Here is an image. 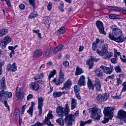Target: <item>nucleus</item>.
Returning a JSON list of instances; mask_svg holds the SVG:
<instances>
[{
  "instance_id": "obj_1",
  "label": "nucleus",
  "mask_w": 126,
  "mask_h": 126,
  "mask_svg": "<svg viewBox=\"0 0 126 126\" xmlns=\"http://www.w3.org/2000/svg\"><path fill=\"white\" fill-rule=\"evenodd\" d=\"M109 47L108 44L106 43L102 44L101 46V50L100 51L99 49L96 50V53L98 56L102 57L105 60L107 59H111V57H113V54L112 52H108Z\"/></svg>"
},
{
  "instance_id": "obj_2",
  "label": "nucleus",
  "mask_w": 126,
  "mask_h": 126,
  "mask_svg": "<svg viewBox=\"0 0 126 126\" xmlns=\"http://www.w3.org/2000/svg\"><path fill=\"white\" fill-rule=\"evenodd\" d=\"M114 107H107L105 108L103 110V114L104 115V120L101 123L102 124H107L110 120H112L114 117Z\"/></svg>"
},
{
  "instance_id": "obj_3",
  "label": "nucleus",
  "mask_w": 126,
  "mask_h": 126,
  "mask_svg": "<svg viewBox=\"0 0 126 126\" xmlns=\"http://www.w3.org/2000/svg\"><path fill=\"white\" fill-rule=\"evenodd\" d=\"M88 110L89 113L91 114V117L92 119H95L97 121H99L102 117L101 109H99L97 105H95L93 108H88Z\"/></svg>"
},
{
  "instance_id": "obj_4",
  "label": "nucleus",
  "mask_w": 126,
  "mask_h": 126,
  "mask_svg": "<svg viewBox=\"0 0 126 126\" xmlns=\"http://www.w3.org/2000/svg\"><path fill=\"white\" fill-rule=\"evenodd\" d=\"M109 37L112 41H115V42H117V43H123V42H125V40H126L125 36L122 34L118 37H116L115 36H113L112 33H110L109 34Z\"/></svg>"
},
{
  "instance_id": "obj_5",
  "label": "nucleus",
  "mask_w": 126,
  "mask_h": 126,
  "mask_svg": "<svg viewBox=\"0 0 126 126\" xmlns=\"http://www.w3.org/2000/svg\"><path fill=\"white\" fill-rule=\"evenodd\" d=\"M95 25H96V27L98 29L99 33L103 35H106L107 32H105V27L103 25V22L100 20H97L95 22Z\"/></svg>"
},
{
  "instance_id": "obj_6",
  "label": "nucleus",
  "mask_w": 126,
  "mask_h": 126,
  "mask_svg": "<svg viewBox=\"0 0 126 126\" xmlns=\"http://www.w3.org/2000/svg\"><path fill=\"white\" fill-rule=\"evenodd\" d=\"M117 26L116 25H112L110 27L111 29L112 30V33H109L113 34V36H115L116 37H118V36H120V35H123V31L122 30L116 28Z\"/></svg>"
},
{
  "instance_id": "obj_7",
  "label": "nucleus",
  "mask_w": 126,
  "mask_h": 126,
  "mask_svg": "<svg viewBox=\"0 0 126 126\" xmlns=\"http://www.w3.org/2000/svg\"><path fill=\"white\" fill-rule=\"evenodd\" d=\"M38 99V109L39 110V114L38 116L41 117L42 116V113L43 112V106H44V104L43 103L44 102V101H45V98L42 97H38L37 98Z\"/></svg>"
},
{
  "instance_id": "obj_8",
  "label": "nucleus",
  "mask_w": 126,
  "mask_h": 126,
  "mask_svg": "<svg viewBox=\"0 0 126 126\" xmlns=\"http://www.w3.org/2000/svg\"><path fill=\"white\" fill-rule=\"evenodd\" d=\"M64 116L65 117L64 119L65 124L67 125V126H72V122L74 121L73 119L74 116L72 114H67Z\"/></svg>"
},
{
  "instance_id": "obj_9",
  "label": "nucleus",
  "mask_w": 126,
  "mask_h": 126,
  "mask_svg": "<svg viewBox=\"0 0 126 126\" xmlns=\"http://www.w3.org/2000/svg\"><path fill=\"white\" fill-rule=\"evenodd\" d=\"M53 119H54V115H53V114L52 113V110H49L47 114V117H45L44 121H45L47 126H54V125L52 124L51 121H50V120H52Z\"/></svg>"
},
{
  "instance_id": "obj_10",
  "label": "nucleus",
  "mask_w": 126,
  "mask_h": 126,
  "mask_svg": "<svg viewBox=\"0 0 126 126\" xmlns=\"http://www.w3.org/2000/svg\"><path fill=\"white\" fill-rule=\"evenodd\" d=\"M15 96L18 100H20V101L24 98V93L21 92V89L19 86L16 88Z\"/></svg>"
},
{
  "instance_id": "obj_11",
  "label": "nucleus",
  "mask_w": 126,
  "mask_h": 126,
  "mask_svg": "<svg viewBox=\"0 0 126 126\" xmlns=\"http://www.w3.org/2000/svg\"><path fill=\"white\" fill-rule=\"evenodd\" d=\"M56 113L58 115L59 117L63 118L64 116L65 115V110L64 109V108L63 107V106H59L56 109Z\"/></svg>"
},
{
  "instance_id": "obj_12",
  "label": "nucleus",
  "mask_w": 126,
  "mask_h": 126,
  "mask_svg": "<svg viewBox=\"0 0 126 126\" xmlns=\"http://www.w3.org/2000/svg\"><path fill=\"white\" fill-rule=\"evenodd\" d=\"M10 42H11V38L10 37H9V36H6L4 39L2 41L0 42V46H2V48H3V47L5 48L6 45L8 44H9Z\"/></svg>"
},
{
  "instance_id": "obj_13",
  "label": "nucleus",
  "mask_w": 126,
  "mask_h": 126,
  "mask_svg": "<svg viewBox=\"0 0 126 126\" xmlns=\"http://www.w3.org/2000/svg\"><path fill=\"white\" fill-rule=\"evenodd\" d=\"M93 62H98V59L94 58L93 56H91V59H89L86 63V64L89 65V68L90 69H91L94 65V63Z\"/></svg>"
},
{
  "instance_id": "obj_14",
  "label": "nucleus",
  "mask_w": 126,
  "mask_h": 126,
  "mask_svg": "<svg viewBox=\"0 0 126 126\" xmlns=\"http://www.w3.org/2000/svg\"><path fill=\"white\" fill-rule=\"evenodd\" d=\"M94 86H95V89H96L97 91H101L102 90L101 81H100L98 78H95L94 79Z\"/></svg>"
},
{
  "instance_id": "obj_15",
  "label": "nucleus",
  "mask_w": 126,
  "mask_h": 126,
  "mask_svg": "<svg viewBox=\"0 0 126 126\" xmlns=\"http://www.w3.org/2000/svg\"><path fill=\"white\" fill-rule=\"evenodd\" d=\"M7 69L8 71H12L14 72L17 70V65L16 63H14L12 64H8Z\"/></svg>"
},
{
  "instance_id": "obj_16",
  "label": "nucleus",
  "mask_w": 126,
  "mask_h": 126,
  "mask_svg": "<svg viewBox=\"0 0 126 126\" xmlns=\"http://www.w3.org/2000/svg\"><path fill=\"white\" fill-rule=\"evenodd\" d=\"M71 85H72L71 81L68 79L67 81L64 83L63 86L61 89L62 90H63V89H65V90H69L70 87H71Z\"/></svg>"
},
{
  "instance_id": "obj_17",
  "label": "nucleus",
  "mask_w": 126,
  "mask_h": 126,
  "mask_svg": "<svg viewBox=\"0 0 126 126\" xmlns=\"http://www.w3.org/2000/svg\"><path fill=\"white\" fill-rule=\"evenodd\" d=\"M43 55V51L40 49H36L34 51H33L32 54L33 58H39Z\"/></svg>"
},
{
  "instance_id": "obj_18",
  "label": "nucleus",
  "mask_w": 126,
  "mask_h": 126,
  "mask_svg": "<svg viewBox=\"0 0 126 126\" xmlns=\"http://www.w3.org/2000/svg\"><path fill=\"white\" fill-rule=\"evenodd\" d=\"M64 81V78L59 77L58 79L57 78H54L53 80V82L56 85H61V84H63V82Z\"/></svg>"
},
{
  "instance_id": "obj_19",
  "label": "nucleus",
  "mask_w": 126,
  "mask_h": 126,
  "mask_svg": "<svg viewBox=\"0 0 126 126\" xmlns=\"http://www.w3.org/2000/svg\"><path fill=\"white\" fill-rule=\"evenodd\" d=\"M85 76L82 75L78 80V85L79 86H84L85 85Z\"/></svg>"
},
{
  "instance_id": "obj_20",
  "label": "nucleus",
  "mask_w": 126,
  "mask_h": 126,
  "mask_svg": "<svg viewBox=\"0 0 126 126\" xmlns=\"http://www.w3.org/2000/svg\"><path fill=\"white\" fill-rule=\"evenodd\" d=\"M118 117L119 119H122V120H124V119L126 118V112L124 110H120L118 111Z\"/></svg>"
},
{
  "instance_id": "obj_21",
  "label": "nucleus",
  "mask_w": 126,
  "mask_h": 126,
  "mask_svg": "<svg viewBox=\"0 0 126 126\" xmlns=\"http://www.w3.org/2000/svg\"><path fill=\"white\" fill-rule=\"evenodd\" d=\"M30 88L35 91L39 90V84H38V82L31 83L30 84Z\"/></svg>"
},
{
  "instance_id": "obj_22",
  "label": "nucleus",
  "mask_w": 126,
  "mask_h": 126,
  "mask_svg": "<svg viewBox=\"0 0 126 126\" xmlns=\"http://www.w3.org/2000/svg\"><path fill=\"white\" fill-rule=\"evenodd\" d=\"M87 84L88 87L90 90L92 89V90H94V89L95 88V85L92 83V81L90 78H89V77L88 78Z\"/></svg>"
},
{
  "instance_id": "obj_23",
  "label": "nucleus",
  "mask_w": 126,
  "mask_h": 126,
  "mask_svg": "<svg viewBox=\"0 0 126 126\" xmlns=\"http://www.w3.org/2000/svg\"><path fill=\"white\" fill-rule=\"evenodd\" d=\"M34 106H35V102L32 101L31 106L29 108V109L27 111V113H28V114H29L31 117L33 116V108H34Z\"/></svg>"
},
{
  "instance_id": "obj_24",
  "label": "nucleus",
  "mask_w": 126,
  "mask_h": 126,
  "mask_svg": "<svg viewBox=\"0 0 126 126\" xmlns=\"http://www.w3.org/2000/svg\"><path fill=\"white\" fill-rule=\"evenodd\" d=\"M114 70V68H113V66L110 64V67H106L104 73H106V74H111L112 72H113Z\"/></svg>"
},
{
  "instance_id": "obj_25",
  "label": "nucleus",
  "mask_w": 126,
  "mask_h": 126,
  "mask_svg": "<svg viewBox=\"0 0 126 126\" xmlns=\"http://www.w3.org/2000/svg\"><path fill=\"white\" fill-rule=\"evenodd\" d=\"M76 106H77V100L74 98H72L71 99V110H74V109L76 108Z\"/></svg>"
},
{
  "instance_id": "obj_26",
  "label": "nucleus",
  "mask_w": 126,
  "mask_h": 126,
  "mask_svg": "<svg viewBox=\"0 0 126 126\" xmlns=\"http://www.w3.org/2000/svg\"><path fill=\"white\" fill-rule=\"evenodd\" d=\"M63 44H60L59 45H58L54 49V50L53 51V53H54V54H57V53H59V52H60V51L61 50H63Z\"/></svg>"
},
{
  "instance_id": "obj_27",
  "label": "nucleus",
  "mask_w": 126,
  "mask_h": 126,
  "mask_svg": "<svg viewBox=\"0 0 126 126\" xmlns=\"http://www.w3.org/2000/svg\"><path fill=\"white\" fill-rule=\"evenodd\" d=\"M0 89H2V90L6 89V86L5 85V79H4V77H3L1 79V84L0 85Z\"/></svg>"
},
{
  "instance_id": "obj_28",
  "label": "nucleus",
  "mask_w": 126,
  "mask_h": 126,
  "mask_svg": "<svg viewBox=\"0 0 126 126\" xmlns=\"http://www.w3.org/2000/svg\"><path fill=\"white\" fill-rule=\"evenodd\" d=\"M83 72V70L81 68L79 67V66H77L76 68V71L75 73V75L77 76V75H80V74H82Z\"/></svg>"
},
{
  "instance_id": "obj_29",
  "label": "nucleus",
  "mask_w": 126,
  "mask_h": 126,
  "mask_svg": "<svg viewBox=\"0 0 126 126\" xmlns=\"http://www.w3.org/2000/svg\"><path fill=\"white\" fill-rule=\"evenodd\" d=\"M103 70H101L100 68H97L95 71V73L96 74L97 77L103 76Z\"/></svg>"
},
{
  "instance_id": "obj_30",
  "label": "nucleus",
  "mask_w": 126,
  "mask_h": 126,
  "mask_svg": "<svg viewBox=\"0 0 126 126\" xmlns=\"http://www.w3.org/2000/svg\"><path fill=\"white\" fill-rule=\"evenodd\" d=\"M8 33V30L7 29H3L0 30V37H3L4 35H6Z\"/></svg>"
},
{
  "instance_id": "obj_31",
  "label": "nucleus",
  "mask_w": 126,
  "mask_h": 126,
  "mask_svg": "<svg viewBox=\"0 0 126 126\" xmlns=\"http://www.w3.org/2000/svg\"><path fill=\"white\" fill-rule=\"evenodd\" d=\"M6 92L4 91V90H2L0 91V101L2 100V99H4L6 96Z\"/></svg>"
},
{
  "instance_id": "obj_32",
  "label": "nucleus",
  "mask_w": 126,
  "mask_h": 126,
  "mask_svg": "<svg viewBox=\"0 0 126 126\" xmlns=\"http://www.w3.org/2000/svg\"><path fill=\"white\" fill-rule=\"evenodd\" d=\"M92 123V120L89 119L87 121H80V126H84L85 125H87L88 124H91Z\"/></svg>"
},
{
  "instance_id": "obj_33",
  "label": "nucleus",
  "mask_w": 126,
  "mask_h": 126,
  "mask_svg": "<svg viewBox=\"0 0 126 126\" xmlns=\"http://www.w3.org/2000/svg\"><path fill=\"white\" fill-rule=\"evenodd\" d=\"M103 101V100L102 97V94H98L95 98L96 103H102Z\"/></svg>"
},
{
  "instance_id": "obj_34",
  "label": "nucleus",
  "mask_w": 126,
  "mask_h": 126,
  "mask_svg": "<svg viewBox=\"0 0 126 126\" xmlns=\"http://www.w3.org/2000/svg\"><path fill=\"white\" fill-rule=\"evenodd\" d=\"M63 118L61 117L58 119L56 121L57 124H59V126H64V120L63 119Z\"/></svg>"
},
{
  "instance_id": "obj_35",
  "label": "nucleus",
  "mask_w": 126,
  "mask_h": 126,
  "mask_svg": "<svg viewBox=\"0 0 126 126\" xmlns=\"http://www.w3.org/2000/svg\"><path fill=\"white\" fill-rule=\"evenodd\" d=\"M109 18H110V19H120L121 16H120V15L110 14L109 15Z\"/></svg>"
},
{
  "instance_id": "obj_36",
  "label": "nucleus",
  "mask_w": 126,
  "mask_h": 126,
  "mask_svg": "<svg viewBox=\"0 0 126 126\" xmlns=\"http://www.w3.org/2000/svg\"><path fill=\"white\" fill-rule=\"evenodd\" d=\"M65 116L68 115L69 114V106L68 105V101H67L66 104H65Z\"/></svg>"
},
{
  "instance_id": "obj_37",
  "label": "nucleus",
  "mask_w": 126,
  "mask_h": 126,
  "mask_svg": "<svg viewBox=\"0 0 126 126\" xmlns=\"http://www.w3.org/2000/svg\"><path fill=\"white\" fill-rule=\"evenodd\" d=\"M58 34H64L65 33V28L64 27H61L58 31Z\"/></svg>"
},
{
  "instance_id": "obj_38",
  "label": "nucleus",
  "mask_w": 126,
  "mask_h": 126,
  "mask_svg": "<svg viewBox=\"0 0 126 126\" xmlns=\"http://www.w3.org/2000/svg\"><path fill=\"white\" fill-rule=\"evenodd\" d=\"M111 9L113 11H117V12L122 11V8L117 7V6H111Z\"/></svg>"
},
{
  "instance_id": "obj_39",
  "label": "nucleus",
  "mask_w": 126,
  "mask_h": 126,
  "mask_svg": "<svg viewBox=\"0 0 126 126\" xmlns=\"http://www.w3.org/2000/svg\"><path fill=\"white\" fill-rule=\"evenodd\" d=\"M56 73L57 70H56V69H53V71L50 73L49 75L48 76L49 80L50 79H51V78H52V77H53L55 75H56Z\"/></svg>"
},
{
  "instance_id": "obj_40",
  "label": "nucleus",
  "mask_w": 126,
  "mask_h": 126,
  "mask_svg": "<svg viewBox=\"0 0 126 126\" xmlns=\"http://www.w3.org/2000/svg\"><path fill=\"white\" fill-rule=\"evenodd\" d=\"M32 32L33 33H35V34H37V35H38V38L39 39H42V36H41V33H40V30H32Z\"/></svg>"
},
{
  "instance_id": "obj_41",
  "label": "nucleus",
  "mask_w": 126,
  "mask_h": 126,
  "mask_svg": "<svg viewBox=\"0 0 126 126\" xmlns=\"http://www.w3.org/2000/svg\"><path fill=\"white\" fill-rule=\"evenodd\" d=\"M45 125H47V123H46V121H43V122L42 123H41L39 122H37L33 125L34 126H45Z\"/></svg>"
},
{
  "instance_id": "obj_42",
  "label": "nucleus",
  "mask_w": 126,
  "mask_h": 126,
  "mask_svg": "<svg viewBox=\"0 0 126 126\" xmlns=\"http://www.w3.org/2000/svg\"><path fill=\"white\" fill-rule=\"evenodd\" d=\"M52 54V52L50 50H46L45 52L43 53V57L44 58H47V57H48V56H50Z\"/></svg>"
},
{
  "instance_id": "obj_43",
  "label": "nucleus",
  "mask_w": 126,
  "mask_h": 126,
  "mask_svg": "<svg viewBox=\"0 0 126 126\" xmlns=\"http://www.w3.org/2000/svg\"><path fill=\"white\" fill-rule=\"evenodd\" d=\"M102 98L103 102H105V101H107V100H108V98H109V94H102Z\"/></svg>"
},
{
  "instance_id": "obj_44",
  "label": "nucleus",
  "mask_w": 126,
  "mask_h": 126,
  "mask_svg": "<svg viewBox=\"0 0 126 126\" xmlns=\"http://www.w3.org/2000/svg\"><path fill=\"white\" fill-rule=\"evenodd\" d=\"M20 117V112H17V111H15L14 112V118H15V120H17Z\"/></svg>"
},
{
  "instance_id": "obj_45",
  "label": "nucleus",
  "mask_w": 126,
  "mask_h": 126,
  "mask_svg": "<svg viewBox=\"0 0 126 126\" xmlns=\"http://www.w3.org/2000/svg\"><path fill=\"white\" fill-rule=\"evenodd\" d=\"M53 96L54 98H59L62 96V94L61 92H55L53 93Z\"/></svg>"
},
{
  "instance_id": "obj_46",
  "label": "nucleus",
  "mask_w": 126,
  "mask_h": 126,
  "mask_svg": "<svg viewBox=\"0 0 126 126\" xmlns=\"http://www.w3.org/2000/svg\"><path fill=\"white\" fill-rule=\"evenodd\" d=\"M29 3L33 7L34 9L36 8V4H35V0H29Z\"/></svg>"
},
{
  "instance_id": "obj_47",
  "label": "nucleus",
  "mask_w": 126,
  "mask_h": 126,
  "mask_svg": "<svg viewBox=\"0 0 126 126\" xmlns=\"http://www.w3.org/2000/svg\"><path fill=\"white\" fill-rule=\"evenodd\" d=\"M42 77H44V74L43 73H41L40 75H36L35 76L34 79H35V80H38V79H41Z\"/></svg>"
},
{
  "instance_id": "obj_48",
  "label": "nucleus",
  "mask_w": 126,
  "mask_h": 126,
  "mask_svg": "<svg viewBox=\"0 0 126 126\" xmlns=\"http://www.w3.org/2000/svg\"><path fill=\"white\" fill-rule=\"evenodd\" d=\"M80 91V88H79L77 85H75L74 87V91L75 92V94L77 93H79V91Z\"/></svg>"
},
{
  "instance_id": "obj_49",
  "label": "nucleus",
  "mask_w": 126,
  "mask_h": 126,
  "mask_svg": "<svg viewBox=\"0 0 126 126\" xmlns=\"http://www.w3.org/2000/svg\"><path fill=\"white\" fill-rule=\"evenodd\" d=\"M117 55L114 54V58H112L111 59V62L112 63H117Z\"/></svg>"
},
{
  "instance_id": "obj_50",
  "label": "nucleus",
  "mask_w": 126,
  "mask_h": 126,
  "mask_svg": "<svg viewBox=\"0 0 126 126\" xmlns=\"http://www.w3.org/2000/svg\"><path fill=\"white\" fill-rule=\"evenodd\" d=\"M114 77H115V74H113L112 75H111L106 77V78L105 79V81H107L108 78H109V79H111V80H114Z\"/></svg>"
},
{
  "instance_id": "obj_51",
  "label": "nucleus",
  "mask_w": 126,
  "mask_h": 126,
  "mask_svg": "<svg viewBox=\"0 0 126 126\" xmlns=\"http://www.w3.org/2000/svg\"><path fill=\"white\" fill-rule=\"evenodd\" d=\"M115 69L118 73L119 72H122V69H121V66H116L115 68Z\"/></svg>"
},
{
  "instance_id": "obj_52",
  "label": "nucleus",
  "mask_w": 126,
  "mask_h": 126,
  "mask_svg": "<svg viewBox=\"0 0 126 126\" xmlns=\"http://www.w3.org/2000/svg\"><path fill=\"white\" fill-rule=\"evenodd\" d=\"M37 14V12H34L32 13V14H30V16H29V18H34V17H36V15Z\"/></svg>"
},
{
  "instance_id": "obj_53",
  "label": "nucleus",
  "mask_w": 126,
  "mask_h": 126,
  "mask_svg": "<svg viewBox=\"0 0 126 126\" xmlns=\"http://www.w3.org/2000/svg\"><path fill=\"white\" fill-rule=\"evenodd\" d=\"M59 77L64 78V73L63 72V71L62 70V68H60Z\"/></svg>"
},
{
  "instance_id": "obj_54",
  "label": "nucleus",
  "mask_w": 126,
  "mask_h": 126,
  "mask_svg": "<svg viewBox=\"0 0 126 126\" xmlns=\"http://www.w3.org/2000/svg\"><path fill=\"white\" fill-rule=\"evenodd\" d=\"M53 6V3H52V2H49L48 6H47V9L48 10H51V9H52V7Z\"/></svg>"
},
{
  "instance_id": "obj_55",
  "label": "nucleus",
  "mask_w": 126,
  "mask_h": 126,
  "mask_svg": "<svg viewBox=\"0 0 126 126\" xmlns=\"http://www.w3.org/2000/svg\"><path fill=\"white\" fill-rule=\"evenodd\" d=\"M92 49L93 51H97V45L96 43H93Z\"/></svg>"
},
{
  "instance_id": "obj_56",
  "label": "nucleus",
  "mask_w": 126,
  "mask_h": 126,
  "mask_svg": "<svg viewBox=\"0 0 126 126\" xmlns=\"http://www.w3.org/2000/svg\"><path fill=\"white\" fill-rule=\"evenodd\" d=\"M123 88L122 89V92H125V91H126V82L123 83Z\"/></svg>"
},
{
  "instance_id": "obj_57",
  "label": "nucleus",
  "mask_w": 126,
  "mask_h": 126,
  "mask_svg": "<svg viewBox=\"0 0 126 126\" xmlns=\"http://www.w3.org/2000/svg\"><path fill=\"white\" fill-rule=\"evenodd\" d=\"M25 109H26V105H24L23 106L21 109V114L23 115L24 114V112H25Z\"/></svg>"
},
{
  "instance_id": "obj_58",
  "label": "nucleus",
  "mask_w": 126,
  "mask_h": 126,
  "mask_svg": "<svg viewBox=\"0 0 126 126\" xmlns=\"http://www.w3.org/2000/svg\"><path fill=\"white\" fill-rule=\"evenodd\" d=\"M1 0V1H6V4H7V5H8V6H11V4H10V1H9V0Z\"/></svg>"
},
{
  "instance_id": "obj_59",
  "label": "nucleus",
  "mask_w": 126,
  "mask_h": 126,
  "mask_svg": "<svg viewBox=\"0 0 126 126\" xmlns=\"http://www.w3.org/2000/svg\"><path fill=\"white\" fill-rule=\"evenodd\" d=\"M4 104L5 107H6L7 108L8 111H9V110H10L9 106L8 104H7V101L6 100H5L4 101Z\"/></svg>"
},
{
  "instance_id": "obj_60",
  "label": "nucleus",
  "mask_w": 126,
  "mask_h": 126,
  "mask_svg": "<svg viewBox=\"0 0 126 126\" xmlns=\"http://www.w3.org/2000/svg\"><path fill=\"white\" fill-rule=\"evenodd\" d=\"M107 68V67H106V66H104V65H101L100 66V68L101 70H103V72H105V70H106V68Z\"/></svg>"
},
{
  "instance_id": "obj_61",
  "label": "nucleus",
  "mask_w": 126,
  "mask_h": 126,
  "mask_svg": "<svg viewBox=\"0 0 126 126\" xmlns=\"http://www.w3.org/2000/svg\"><path fill=\"white\" fill-rule=\"evenodd\" d=\"M19 8L22 10H23L24 9H25V5L23 4H21L19 5Z\"/></svg>"
},
{
  "instance_id": "obj_62",
  "label": "nucleus",
  "mask_w": 126,
  "mask_h": 126,
  "mask_svg": "<svg viewBox=\"0 0 126 126\" xmlns=\"http://www.w3.org/2000/svg\"><path fill=\"white\" fill-rule=\"evenodd\" d=\"M63 65H64V66L67 67L68 65H69V63H68L67 61H65L63 63Z\"/></svg>"
},
{
  "instance_id": "obj_63",
  "label": "nucleus",
  "mask_w": 126,
  "mask_h": 126,
  "mask_svg": "<svg viewBox=\"0 0 126 126\" xmlns=\"http://www.w3.org/2000/svg\"><path fill=\"white\" fill-rule=\"evenodd\" d=\"M6 95L8 98H11L12 97V94L10 92H8L6 93Z\"/></svg>"
},
{
  "instance_id": "obj_64",
  "label": "nucleus",
  "mask_w": 126,
  "mask_h": 126,
  "mask_svg": "<svg viewBox=\"0 0 126 126\" xmlns=\"http://www.w3.org/2000/svg\"><path fill=\"white\" fill-rule=\"evenodd\" d=\"M122 80H121V79H117V86H119V85H120V84H122Z\"/></svg>"
}]
</instances>
